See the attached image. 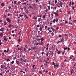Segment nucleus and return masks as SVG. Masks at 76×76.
Returning a JSON list of instances; mask_svg holds the SVG:
<instances>
[{
    "instance_id": "59",
    "label": "nucleus",
    "mask_w": 76,
    "mask_h": 76,
    "mask_svg": "<svg viewBox=\"0 0 76 76\" xmlns=\"http://www.w3.org/2000/svg\"><path fill=\"white\" fill-rule=\"evenodd\" d=\"M20 16H21V17H22V16H23V15H20Z\"/></svg>"
},
{
    "instance_id": "58",
    "label": "nucleus",
    "mask_w": 76,
    "mask_h": 76,
    "mask_svg": "<svg viewBox=\"0 0 76 76\" xmlns=\"http://www.w3.org/2000/svg\"><path fill=\"white\" fill-rule=\"evenodd\" d=\"M49 75H51V72H49Z\"/></svg>"
},
{
    "instance_id": "12",
    "label": "nucleus",
    "mask_w": 76,
    "mask_h": 76,
    "mask_svg": "<svg viewBox=\"0 0 76 76\" xmlns=\"http://www.w3.org/2000/svg\"><path fill=\"white\" fill-rule=\"evenodd\" d=\"M7 24V22L6 21H4V25H6Z\"/></svg>"
},
{
    "instance_id": "21",
    "label": "nucleus",
    "mask_w": 76,
    "mask_h": 76,
    "mask_svg": "<svg viewBox=\"0 0 76 76\" xmlns=\"http://www.w3.org/2000/svg\"><path fill=\"white\" fill-rule=\"evenodd\" d=\"M40 25L38 24L37 26V28H39V27H40Z\"/></svg>"
},
{
    "instance_id": "27",
    "label": "nucleus",
    "mask_w": 76,
    "mask_h": 76,
    "mask_svg": "<svg viewBox=\"0 0 76 76\" xmlns=\"http://www.w3.org/2000/svg\"><path fill=\"white\" fill-rule=\"evenodd\" d=\"M56 46L55 45H54L53 44L52 45V48H53V47H55Z\"/></svg>"
},
{
    "instance_id": "19",
    "label": "nucleus",
    "mask_w": 76,
    "mask_h": 76,
    "mask_svg": "<svg viewBox=\"0 0 76 76\" xmlns=\"http://www.w3.org/2000/svg\"><path fill=\"white\" fill-rule=\"evenodd\" d=\"M25 19H27L28 18V16H26V15H25Z\"/></svg>"
},
{
    "instance_id": "42",
    "label": "nucleus",
    "mask_w": 76,
    "mask_h": 76,
    "mask_svg": "<svg viewBox=\"0 0 76 76\" xmlns=\"http://www.w3.org/2000/svg\"><path fill=\"white\" fill-rule=\"evenodd\" d=\"M57 0H55V4H56V3H57Z\"/></svg>"
},
{
    "instance_id": "53",
    "label": "nucleus",
    "mask_w": 76,
    "mask_h": 76,
    "mask_svg": "<svg viewBox=\"0 0 76 76\" xmlns=\"http://www.w3.org/2000/svg\"><path fill=\"white\" fill-rule=\"evenodd\" d=\"M68 23V21H66L65 23Z\"/></svg>"
},
{
    "instance_id": "43",
    "label": "nucleus",
    "mask_w": 76,
    "mask_h": 76,
    "mask_svg": "<svg viewBox=\"0 0 76 76\" xmlns=\"http://www.w3.org/2000/svg\"><path fill=\"white\" fill-rule=\"evenodd\" d=\"M1 30H4V28H1Z\"/></svg>"
},
{
    "instance_id": "41",
    "label": "nucleus",
    "mask_w": 76,
    "mask_h": 76,
    "mask_svg": "<svg viewBox=\"0 0 76 76\" xmlns=\"http://www.w3.org/2000/svg\"><path fill=\"white\" fill-rule=\"evenodd\" d=\"M16 58V56H15L13 58V60H15Z\"/></svg>"
},
{
    "instance_id": "46",
    "label": "nucleus",
    "mask_w": 76,
    "mask_h": 76,
    "mask_svg": "<svg viewBox=\"0 0 76 76\" xmlns=\"http://www.w3.org/2000/svg\"><path fill=\"white\" fill-rule=\"evenodd\" d=\"M51 34H52V36H53V35H54V33H52Z\"/></svg>"
},
{
    "instance_id": "4",
    "label": "nucleus",
    "mask_w": 76,
    "mask_h": 76,
    "mask_svg": "<svg viewBox=\"0 0 76 76\" xmlns=\"http://www.w3.org/2000/svg\"><path fill=\"white\" fill-rule=\"evenodd\" d=\"M7 67L8 68V70H9V69H10V66H9V64H7Z\"/></svg>"
},
{
    "instance_id": "49",
    "label": "nucleus",
    "mask_w": 76,
    "mask_h": 76,
    "mask_svg": "<svg viewBox=\"0 0 76 76\" xmlns=\"http://www.w3.org/2000/svg\"><path fill=\"white\" fill-rule=\"evenodd\" d=\"M35 66L34 65H33V66H32L33 68H34V67H35Z\"/></svg>"
},
{
    "instance_id": "40",
    "label": "nucleus",
    "mask_w": 76,
    "mask_h": 76,
    "mask_svg": "<svg viewBox=\"0 0 76 76\" xmlns=\"http://www.w3.org/2000/svg\"><path fill=\"white\" fill-rule=\"evenodd\" d=\"M1 69H3V65H1Z\"/></svg>"
},
{
    "instance_id": "55",
    "label": "nucleus",
    "mask_w": 76,
    "mask_h": 76,
    "mask_svg": "<svg viewBox=\"0 0 76 76\" xmlns=\"http://www.w3.org/2000/svg\"><path fill=\"white\" fill-rule=\"evenodd\" d=\"M7 15H8V16H10V14L8 13V14Z\"/></svg>"
},
{
    "instance_id": "64",
    "label": "nucleus",
    "mask_w": 76,
    "mask_h": 76,
    "mask_svg": "<svg viewBox=\"0 0 76 76\" xmlns=\"http://www.w3.org/2000/svg\"><path fill=\"white\" fill-rule=\"evenodd\" d=\"M16 1H15L14 2V4H16Z\"/></svg>"
},
{
    "instance_id": "60",
    "label": "nucleus",
    "mask_w": 76,
    "mask_h": 76,
    "mask_svg": "<svg viewBox=\"0 0 76 76\" xmlns=\"http://www.w3.org/2000/svg\"><path fill=\"white\" fill-rule=\"evenodd\" d=\"M67 48H64V50H67Z\"/></svg>"
},
{
    "instance_id": "23",
    "label": "nucleus",
    "mask_w": 76,
    "mask_h": 76,
    "mask_svg": "<svg viewBox=\"0 0 76 76\" xmlns=\"http://www.w3.org/2000/svg\"><path fill=\"white\" fill-rule=\"evenodd\" d=\"M39 44V43H36V46H37V45H38Z\"/></svg>"
},
{
    "instance_id": "30",
    "label": "nucleus",
    "mask_w": 76,
    "mask_h": 76,
    "mask_svg": "<svg viewBox=\"0 0 76 76\" xmlns=\"http://www.w3.org/2000/svg\"><path fill=\"white\" fill-rule=\"evenodd\" d=\"M41 41H44V38H42L41 39Z\"/></svg>"
},
{
    "instance_id": "63",
    "label": "nucleus",
    "mask_w": 76,
    "mask_h": 76,
    "mask_svg": "<svg viewBox=\"0 0 76 76\" xmlns=\"http://www.w3.org/2000/svg\"><path fill=\"white\" fill-rule=\"evenodd\" d=\"M68 14H70V11H69L68 12Z\"/></svg>"
},
{
    "instance_id": "50",
    "label": "nucleus",
    "mask_w": 76,
    "mask_h": 76,
    "mask_svg": "<svg viewBox=\"0 0 76 76\" xmlns=\"http://www.w3.org/2000/svg\"><path fill=\"white\" fill-rule=\"evenodd\" d=\"M36 3H38V0H36Z\"/></svg>"
},
{
    "instance_id": "22",
    "label": "nucleus",
    "mask_w": 76,
    "mask_h": 76,
    "mask_svg": "<svg viewBox=\"0 0 76 76\" xmlns=\"http://www.w3.org/2000/svg\"><path fill=\"white\" fill-rule=\"evenodd\" d=\"M18 42H20V41H22V40H20V39H19L18 40Z\"/></svg>"
},
{
    "instance_id": "33",
    "label": "nucleus",
    "mask_w": 76,
    "mask_h": 76,
    "mask_svg": "<svg viewBox=\"0 0 76 76\" xmlns=\"http://www.w3.org/2000/svg\"><path fill=\"white\" fill-rule=\"evenodd\" d=\"M55 21H56V20L55 19H54L53 20V23H55Z\"/></svg>"
},
{
    "instance_id": "34",
    "label": "nucleus",
    "mask_w": 76,
    "mask_h": 76,
    "mask_svg": "<svg viewBox=\"0 0 76 76\" xmlns=\"http://www.w3.org/2000/svg\"><path fill=\"white\" fill-rule=\"evenodd\" d=\"M59 29V28L58 27H57L56 28V30H58V29Z\"/></svg>"
},
{
    "instance_id": "36",
    "label": "nucleus",
    "mask_w": 76,
    "mask_h": 76,
    "mask_svg": "<svg viewBox=\"0 0 76 76\" xmlns=\"http://www.w3.org/2000/svg\"><path fill=\"white\" fill-rule=\"evenodd\" d=\"M56 22H58V20L57 19V18H56Z\"/></svg>"
},
{
    "instance_id": "62",
    "label": "nucleus",
    "mask_w": 76,
    "mask_h": 76,
    "mask_svg": "<svg viewBox=\"0 0 76 76\" xmlns=\"http://www.w3.org/2000/svg\"><path fill=\"white\" fill-rule=\"evenodd\" d=\"M45 11H46V12L47 13V12H48V10H45Z\"/></svg>"
},
{
    "instance_id": "25",
    "label": "nucleus",
    "mask_w": 76,
    "mask_h": 76,
    "mask_svg": "<svg viewBox=\"0 0 76 76\" xmlns=\"http://www.w3.org/2000/svg\"><path fill=\"white\" fill-rule=\"evenodd\" d=\"M63 4V3L61 2H60V6H61V5H62Z\"/></svg>"
},
{
    "instance_id": "57",
    "label": "nucleus",
    "mask_w": 76,
    "mask_h": 76,
    "mask_svg": "<svg viewBox=\"0 0 76 76\" xmlns=\"http://www.w3.org/2000/svg\"><path fill=\"white\" fill-rule=\"evenodd\" d=\"M23 4H25V5H26V2L24 3H23Z\"/></svg>"
},
{
    "instance_id": "52",
    "label": "nucleus",
    "mask_w": 76,
    "mask_h": 76,
    "mask_svg": "<svg viewBox=\"0 0 76 76\" xmlns=\"http://www.w3.org/2000/svg\"><path fill=\"white\" fill-rule=\"evenodd\" d=\"M8 9H11V7H10V6L9 7Z\"/></svg>"
},
{
    "instance_id": "7",
    "label": "nucleus",
    "mask_w": 76,
    "mask_h": 76,
    "mask_svg": "<svg viewBox=\"0 0 76 76\" xmlns=\"http://www.w3.org/2000/svg\"><path fill=\"white\" fill-rule=\"evenodd\" d=\"M73 57L74 56L73 55H71L70 56V57H69V59H70V60H72V59L73 58Z\"/></svg>"
},
{
    "instance_id": "16",
    "label": "nucleus",
    "mask_w": 76,
    "mask_h": 76,
    "mask_svg": "<svg viewBox=\"0 0 76 76\" xmlns=\"http://www.w3.org/2000/svg\"><path fill=\"white\" fill-rule=\"evenodd\" d=\"M68 23H69V24L70 25L72 24V23H70V21H69Z\"/></svg>"
},
{
    "instance_id": "51",
    "label": "nucleus",
    "mask_w": 76,
    "mask_h": 76,
    "mask_svg": "<svg viewBox=\"0 0 76 76\" xmlns=\"http://www.w3.org/2000/svg\"><path fill=\"white\" fill-rule=\"evenodd\" d=\"M38 17H40V18H41L42 17V15H39Z\"/></svg>"
},
{
    "instance_id": "44",
    "label": "nucleus",
    "mask_w": 76,
    "mask_h": 76,
    "mask_svg": "<svg viewBox=\"0 0 76 76\" xmlns=\"http://www.w3.org/2000/svg\"><path fill=\"white\" fill-rule=\"evenodd\" d=\"M14 61H12L11 62V64H13V63H14Z\"/></svg>"
},
{
    "instance_id": "2",
    "label": "nucleus",
    "mask_w": 76,
    "mask_h": 76,
    "mask_svg": "<svg viewBox=\"0 0 76 76\" xmlns=\"http://www.w3.org/2000/svg\"><path fill=\"white\" fill-rule=\"evenodd\" d=\"M56 67H58V64H56V65H55L54 66V68H55L56 69L55 70H57V68Z\"/></svg>"
},
{
    "instance_id": "11",
    "label": "nucleus",
    "mask_w": 76,
    "mask_h": 76,
    "mask_svg": "<svg viewBox=\"0 0 76 76\" xmlns=\"http://www.w3.org/2000/svg\"><path fill=\"white\" fill-rule=\"evenodd\" d=\"M0 37H3V34L1 33L0 34Z\"/></svg>"
},
{
    "instance_id": "48",
    "label": "nucleus",
    "mask_w": 76,
    "mask_h": 76,
    "mask_svg": "<svg viewBox=\"0 0 76 76\" xmlns=\"http://www.w3.org/2000/svg\"><path fill=\"white\" fill-rule=\"evenodd\" d=\"M10 72L9 70H8V71H6V73H8Z\"/></svg>"
},
{
    "instance_id": "31",
    "label": "nucleus",
    "mask_w": 76,
    "mask_h": 76,
    "mask_svg": "<svg viewBox=\"0 0 76 76\" xmlns=\"http://www.w3.org/2000/svg\"><path fill=\"white\" fill-rule=\"evenodd\" d=\"M1 6L2 7L4 6V3H2L1 4Z\"/></svg>"
},
{
    "instance_id": "47",
    "label": "nucleus",
    "mask_w": 76,
    "mask_h": 76,
    "mask_svg": "<svg viewBox=\"0 0 76 76\" xmlns=\"http://www.w3.org/2000/svg\"><path fill=\"white\" fill-rule=\"evenodd\" d=\"M60 42V41H58L57 42V43H58V44H59Z\"/></svg>"
},
{
    "instance_id": "9",
    "label": "nucleus",
    "mask_w": 76,
    "mask_h": 76,
    "mask_svg": "<svg viewBox=\"0 0 76 76\" xmlns=\"http://www.w3.org/2000/svg\"><path fill=\"white\" fill-rule=\"evenodd\" d=\"M38 22H40V21H41L42 19L41 18H39L38 19Z\"/></svg>"
},
{
    "instance_id": "5",
    "label": "nucleus",
    "mask_w": 76,
    "mask_h": 76,
    "mask_svg": "<svg viewBox=\"0 0 76 76\" xmlns=\"http://www.w3.org/2000/svg\"><path fill=\"white\" fill-rule=\"evenodd\" d=\"M75 72L74 71V70H73V69H72L71 70V74H72L73 73H75Z\"/></svg>"
},
{
    "instance_id": "24",
    "label": "nucleus",
    "mask_w": 76,
    "mask_h": 76,
    "mask_svg": "<svg viewBox=\"0 0 76 76\" xmlns=\"http://www.w3.org/2000/svg\"><path fill=\"white\" fill-rule=\"evenodd\" d=\"M42 27H40V31H41V32L42 31Z\"/></svg>"
},
{
    "instance_id": "45",
    "label": "nucleus",
    "mask_w": 76,
    "mask_h": 76,
    "mask_svg": "<svg viewBox=\"0 0 76 76\" xmlns=\"http://www.w3.org/2000/svg\"><path fill=\"white\" fill-rule=\"evenodd\" d=\"M48 9H50V6H48Z\"/></svg>"
},
{
    "instance_id": "38",
    "label": "nucleus",
    "mask_w": 76,
    "mask_h": 76,
    "mask_svg": "<svg viewBox=\"0 0 76 76\" xmlns=\"http://www.w3.org/2000/svg\"><path fill=\"white\" fill-rule=\"evenodd\" d=\"M8 27L9 28H10V27H11V24H10L9 25Z\"/></svg>"
},
{
    "instance_id": "17",
    "label": "nucleus",
    "mask_w": 76,
    "mask_h": 76,
    "mask_svg": "<svg viewBox=\"0 0 76 76\" xmlns=\"http://www.w3.org/2000/svg\"><path fill=\"white\" fill-rule=\"evenodd\" d=\"M73 69V70L74 72H76V67L75 68V69Z\"/></svg>"
},
{
    "instance_id": "37",
    "label": "nucleus",
    "mask_w": 76,
    "mask_h": 76,
    "mask_svg": "<svg viewBox=\"0 0 76 76\" xmlns=\"http://www.w3.org/2000/svg\"><path fill=\"white\" fill-rule=\"evenodd\" d=\"M38 54H39V58H40V57H41V56H39V53H38Z\"/></svg>"
},
{
    "instance_id": "8",
    "label": "nucleus",
    "mask_w": 76,
    "mask_h": 76,
    "mask_svg": "<svg viewBox=\"0 0 76 76\" xmlns=\"http://www.w3.org/2000/svg\"><path fill=\"white\" fill-rule=\"evenodd\" d=\"M42 18L43 19L45 20H46V18H45V15H43L42 17Z\"/></svg>"
},
{
    "instance_id": "13",
    "label": "nucleus",
    "mask_w": 76,
    "mask_h": 76,
    "mask_svg": "<svg viewBox=\"0 0 76 76\" xmlns=\"http://www.w3.org/2000/svg\"><path fill=\"white\" fill-rule=\"evenodd\" d=\"M8 61H10V59H9V58H7V62Z\"/></svg>"
},
{
    "instance_id": "6",
    "label": "nucleus",
    "mask_w": 76,
    "mask_h": 76,
    "mask_svg": "<svg viewBox=\"0 0 76 76\" xmlns=\"http://www.w3.org/2000/svg\"><path fill=\"white\" fill-rule=\"evenodd\" d=\"M54 14H55V15L57 16H59L57 12H54Z\"/></svg>"
},
{
    "instance_id": "35",
    "label": "nucleus",
    "mask_w": 76,
    "mask_h": 76,
    "mask_svg": "<svg viewBox=\"0 0 76 76\" xmlns=\"http://www.w3.org/2000/svg\"><path fill=\"white\" fill-rule=\"evenodd\" d=\"M69 19V20H72V17L71 16H70Z\"/></svg>"
},
{
    "instance_id": "54",
    "label": "nucleus",
    "mask_w": 76,
    "mask_h": 76,
    "mask_svg": "<svg viewBox=\"0 0 76 76\" xmlns=\"http://www.w3.org/2000/svg\"><path fill=\"white\" fill-rule=\"evenodd\" d=\"M45 29H46V28H48V27H47V26H45Z\"/></svg>"
},
{
    "instance_id": "61",
    "label": "nucleus",
    "mask_w": 76,
    "mask_h": 76,
    "mask_svg": "<svg viewBox=\"0 0 76 76\" xmlns=\"http://www.w3.org/2000/svg\"><path fill=\"white\" fill-rule=\"evenodd\" d=\"M74 2H72V4L73 5L74 4Z\"/></svg>"
},
{
    "instance_id": "28",
    "label": "nucleus",
    "mask_w": 76,
    "mask_h": 76,
    "mask_svg": "<svg viewBox=\"0 0 76 76\" xmlns=\"http://www.w3.org/2000/svg\"><path fill=\"white\" fill-rule=\"evenodd\" d=\"M57 53L58 54H60V51H58L57 52Z\"/></svg>"
},
{
    "instance_id": "29",
    "label": "nucleus",
    "mask_w": 76,
    "mask_h": 76,
    "mask_svg": "<svg viewBox=\"0 0 76 76\" xmlns=\"http://www.w3.org/2000/svg\"><path fill=\"white\" fill-rule=\"evenodd\" d=\"M72 10H73L75 8V7H74V6L73 7V6H72Z\"/></svg>"
},
{
    "instance_id": "20",
    "label": "nucleus",
    "mask_w": 76,
    "mask_h": 76,
    "mask_svg": "<svg viewBox=\"0 0 76 76\" xmlns=\"http://www.w3.org/2000/svg\"><path fill=\"white\" fill-rule=\"evenodd\" d=\"M39 73H40V74H42V72H41V71H39Z\"/></svg>"
},
{
    "instance_id": "18",
    "label": "nucleus",
    "mask_w": 76,
    "mask_h": 76,
    "mask_svg": "<svg viewBox=\"0 0 76 76\" xmlns=\"http://www.w3.org/2000/svg\"><path fill=\"white\" fill-rule=\"evenodd\" d=\"M35 49V47H33V48L32 47L31 48L32 50H34Z\"/></svg>"
},
{
    "instance_id": "26",
    "label": "nucleus",
    "mask_w": 76,
    "mask_h": 76,
    "mask_svg": "<svg viewBox=\"0 0 76 76\" xmlns=\"http://www.w3.org/2000/svg\"><path fill=\"white\" fill-rule=\"evenodd\" d=\"M9 48H8L7 50L6 51V53H8L9 52Z\"/></svg>"
},
{
    "instance_id": "10",
    "label": "nucleus",
    "mask_w": 76,
    "mask_h": 76,
    "mask_svg": "<svg viewBox=\"0 0 76 76\" xmlns=\"http://www.w3.org/2000/svg\"><path fill=\"white\" fill-rule=\"evenodd\" d=\"M16 62L17 63L16 64H17L18 65H19V62H18L17 60L16 61Z\"/></svg>"
},
{
    "instance_id": "1",
    "label": "nucleus",
    "mask_w": 76,
    "mask_h": 76,
    "mask_svg": "<svg viewBox=\"0 0 76 76\" xmlns=\"http://www.w3.org/2000/svg\"><path fill=\"white\" fill-rule=\"evenodd\" d=\"M6 20L8 22H9V23H10V22H11V20L9 18H7Z\"/></svg>"
},
{
    "instance_id": "39",
    "label": "nucleus",
    "mask_w": 76,
    "mask_h": 76,
    "mask_svg": "<svg viewBox=\"0 0 76 76\" xmlns=\"http://www.w3.org/2000/svg\"><path fill=\"white\" fill-rule=\"evenodd\" d=\"M64 61V62H67V60H66V59H65Z\"/></svg>"
},
{
    "instance_id": "32",
    "label": "nucleus",
    "mask_w": 76,
    "mask_h": 76,
    "mask_svg": "<svg viewBox=\"0 0 76 76\" xmlns=\"http://www.w3.org/2000/svg\"><path fill=\"white\" fill-rule=\"evenodd\" d=\"M27 61V60H26V59H25L23 60L24 62H26Z\"/></svg>"
},
{
    "instance_id": "14",
    "label": "nucleus",
    "mask_w": 76,
    "mask_h": 76,
    "mask_svg": "<svg viewBox=\"0 0 76 76\" xmlns=\"http://www.w3.org/2000/svg\"><path fill=\"white\" fill-rule=\"evenodd\" d=\"M8 39H7L6 38H4V41H7V40Z\"/></svg>"
},
{
    "instance_id": "15",
    "label": "nucleus",
    "mask_w": 76,
    "mask_h": 76,
    "mask_svg": "<svg viewBox=\"0 0 76 76\" xmlns=\"http://www.w3.org/2000/svg\"><path fill=\"white\" fill-rule=\"evenodd\" d=\"M51 54H52V56H53V52H51L50 53L49 55L51 56Z\"/></svg>"
},
{
    "instance_id": "56",
    "label": "nucleus",
    "mask_w": 76,
    "mask_h": 76,
    "mask_svg": "<svg viewBox=\"0 0 76 76\" xmlns=\"http://www.w3.org/2000/svg\"><path fill=\"white\" fill-rule=\"evenodd\" d=\"M9 39H11V37H9Z\"/></svg>"
},
{
    "instance_id": "3",
    "label": "nucleus",
    "mask_w": 76,
    "mask_h": 76,
    "mask_svg": "<svg viewBox=\"0 0 76 76\" xmlns=\"http://www.w3.org/2000/svg\"><path fill=\"white\" fill-rule=\"evenodd\" d=\"M37 40L38 41H40V40H41V39H40V38H39V36H37Z\"/></svg>"
}]
</instances>
